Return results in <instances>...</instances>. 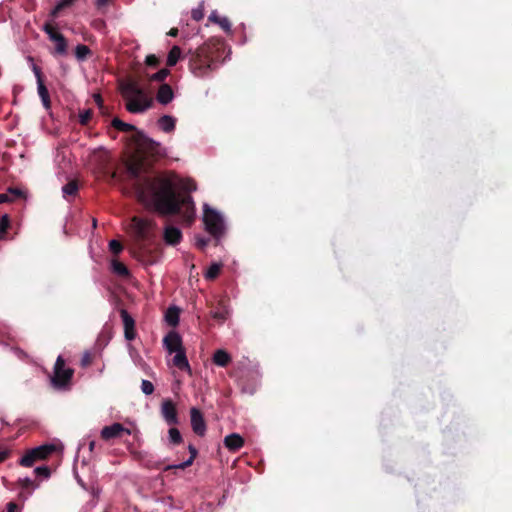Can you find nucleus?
Instances as JSON below:
<instances>
[{
	"label": "nucleus",
	"instance_id": "obj_1",
	"mask_svg": "<svg viewBox=\"0 0 512 512\" xmlns=\"http://www.w3.org/2000/svg\"><path fill=\"white\" fill-rule=\"evenodd\" d=\"M129 178L134 181V190L140 202L151 207L161 216L183 214L191 223L195 216V205L189 194L177 191L174 180L165 175H143L147 172L144 159L133 156L126 164Z\"/></svg>",
	"mask_w": 512,
	"mask_h": 512
},
{
	"label": "nucleus",
	"instance_id": "obj_2",
	"mask_svg": "<svg viewBox=\"0 0 512 512\" xmlns=\"http://www.w3.org/2000/svg\"><path fill=\"white\" fill-rule=\"evenodd\" d=\"M223 40L211 38L195 51H190L189 69L196 77L207 76L218 62L225 59Z\"/></svg>",
	"mask_w": 512,
	"mask_h": 512
},
{
	"label": "nucleus",
	"instance_id": "obj_3",
	"mask_svg": "<svg viewBox=\"0 0 512 512\" xmlns=\"http://www.w3.org/2000/svg\"><path fill=\"white\" fill-rule=\"evenodd\" d=\"M121 93L126 101V109L130 113H143L153 106V99L146 91L134 80H130L122 85Z\"/></svg>",
	"mask_w": 512,
	"mask_h": 512
},
{
	"label": "nucleus",
	"instance_id": "obj_4",
	"mask_svg": "<svg viewBox=\"0 0 512 512\" xmlns=\"http://www.w3.org/2000/svg\"><path fill=\"white\" fill-rule=\"evenodd\" d=\"M131 226L136 239L140 242L139 254L142 257V260L145 261L144 257L148 253L145 242L151 239L152 232L156 228V223L151 219L134 216L131 220ZM146 262L153 264L154 260L151 258L147 259Z\"/></svg>",
	"mask_w": 512,
	"mask_h": 512
},
{
	"label": "nucleus",
	"instance_id": "obj_5",
	"mask_svg": "<svg viewBox=\"0 0 512 512\" xmlns=\"http://www.w3.org/2000/svg\"><path fill=\"white\" fill-rule=\"evenodd\" d=\"M203 221L206 230L214 238L219 239L222 236L224 231L223 219L217 211L210 208L208 205L204 206Z\"/></svg>",
	"mask_w": 512,
	"mask_h": 512
},
{
	"label": "nucleus",
	"instance_id": "obj_6",
	"mask_svg": "<svg viewBox=\"0 0 512 512\" xmlns=\"http://www.w3.org/2000/svg\"><path fill=\"white\" fill-rule=\"evenodd\" d=\"M74 375V369L65 367V360L58 356L54 365V375L51 378L52 385L55 388H66Z\"/></svg>",
	"mask_w": 512,
	"mask_h": 512
},
{
	"label": "nucleus",
	"instance_id": "obj_7",
	"mask_svg": "<svg viewBox=\"0 0 512 512\" xmlns=\"http://www.w3.org/2000/svg\"><path fill=\"white\" fill-rule=\"evenodd\" d=\"M56 447L53 444H44L28 450L19 460V464L24 467H32L37 461L47 459Z\"/></svg>",
	"mask_w": 512,
	"mask_h": 512
},
{
	"label": "nucleus",
	"instance_id": "obj_8",
	"mask_svg": "<svg viewBox=\"0 0 512 512\" xmlns=\"http://www.w3.org/2000/svg\"><path fill=\"white\" fill-rule=\"evenodd\" d=\"M135 142L138 151L145 156L155 157L161 154L160 143L147 137L145 134L141 132H137Z\"/></svg>",
	"mask_w": 512,
	"mask_h": 512
},
{
	"label": "nucleus",
	"instance_id": "obj_9",
	"mask_svg": "<svg viewBox=\"0 0 512 512\" xmlns=\"http://www.w3.org/2000/svg\"><path fill=\"white\" fill-rule=\"evenodd\" d=\"M32 70H33L34 75L37 80V90H38L39 97L41 98V101H42L45 109L48 110L51 108V100H50L49 91L44 83L43 73L41 71V68L38 67L37 65H33Z\"/></svg>",
	"mask_w": 512,
	"mask_h": 512
},
{
	"label": "nucleus",
	"instance_id": "obj_10",
	"mask_svg": "<svg viewBox=\"0 0 512 512\" xmlns=\"http://www.w3.org/2000/svg\"><path fill=\"white\" fill-rule=\"evenodd\" d=\"M161 416L170 426L179 424L178 411L171 399H164L161 403Z\"/></svg>",
	"mask_w": 512,
	"mask_h": 512
},
{
	"label": "nucleus",
	"instance_id": "obj_11",
	"mask_svg": "<svg viewBox=\"0 0 512 512\" xmlns=\"http://www.w3.org/2000/svg\"><path fill=\"white\" fill-rule=\"evenodd\" d=\"M190 422L193 432L198 436L206 433V422L203 413L196 407L190 409Z\"/></svg>",
	"mask_w": 512,
	"mask_h": 512
},
{
	"label": "nucleus",
	"instance_id": "obj_12",
	"mask_svg": "<svg viewBox=\"0 0 512 512\" xmlns=\"http://www.w3.org/2000/svg\"><path fill=\"white\" fill-rule=\"evenodd\" d=\"M123 433L131 434V431L128 428H125L121 423H114L102 428L101 438L108 441L110 439L121 437Z\"/></svg>",
	"mask_w": 512,
	"mask_h": 512
},
{
	"label": "nucleus",
	"instance_id": "obj_13",
	"mask_svg": "<svg viewBox=\"0 0 512 512\" xmlns=\"http://www.w3.org/2000/svg\"><path fill=\"white\" fill-rule=\"evenodd\" d=\"M120 316L122 318L124 326V336L126 340L132 341L136 337L135 321L132 316L125 309L120 310Z\"/></svg>",
	"mask_w": 512,
	"mask_h": 512
},
{
	"label": "nucleus",
	"instance_id": "obj_14",
	"mask_svg": "<svg viewBox=\"0 0 512 512\" xmlns=\"http://www.w3.org/2000/svg\"><path fill=\"white\" fill-rule=\"evenodd\" d=\"M164 345L169 353H175L184 349L182 346V339L176 332H170L167 336H165Z\"/></svg>",
	"mask_w": 512,
	"mask_h": 512
},
{
	"label": "nucleus",
	"instance_id": "obj_15",
	"mask_svg": "<svg viewBox=\"0 0 512 512\" xmlns=\"http://www.w3.org/2000/svg\"><path fill=\"white\" fill-rule=\"evenodd\" d=\"M224 445L232 452H236L244 446V439L238 433H231L224 438Z\"/></svg>",
	"mask_w": 512,
	"mask_h": 512
},
{
	"label": "nucleus",
	"instance_id": "obj_16",
	"mask_svg": "<svg viewBox=\"0 0 512 512\" xmlns=\"http://www.w3.org/2000/svg\"><path fill=\"white\" fill-rule=\"evenodd\" d=\"M163 237L167 244L175 246L182 240V232L174 226H167Z\"/></svg>",
	"mask_w": 512,
	"mask_h": 512
},
{
	"label": "nucleus",
	"instance_id": "obj_17",
	"mask_svg": "<svg viewBox=\"0 0 512 512\" xmlns=\"http://www.w3.org/2000/svg\"><path fill=\"white\" fill-rule=\"evenodd\" d=\"M174 98V92L169 84H161L156 99L160 104L167 105L170 103Z\"/></svg>",
	"mask_w": 512,
	"mask_h": 512
},
{
	"label": "nucleus",
	"instance_id": "obj_18",
	"mask_svg": "<svg viewBox=\"0 0 512 512\" xmlns=\"http://www.w3.org/2000/svg\"><path fill=\"white\" fill-rule=\"evenodd\" d=\"M188 450L190 453V457L188 460H186L183 463L175 464V465H168L164 468L165 471L172 470V469H181L184 470L187 467L191 466L195 458L197 457L198 451L193 445L188 446Z\"/></svg>",
	"mask_w": 512,
	"mask_h": 512
},
{
	"label": "nucleus",
	"instance_id": "obj_19",
	"mask_svg": "<svg viewBox=\"0 0 512 512\" xmlns=\"http://www.w3.org/2000/svg\"><path fill=\"white\" fill-rule=\"evenodd\" d=\"M212 360L215 365L219 367H226L232 361V358L227 351L218 349L214 352Z\"/></svg>",
	"mask_w": 512,
	"mask_h": 512
},
{
	"label": "nucleus",
	"instance_id": "obj_20",
	"mask_svg": "<svg viewBox=\"0 0 512 512\" xmlns=\"http://www.w3.org/2000/svg\"><path fill=\"white\" fill-rule=\"evenodd\" d=\"M175 353L176 354L173 358V365L180 370L190 371V365H189L188 359L186 357L185 350L182 349Z\"/></svg>",
	"mask_w": 512,
	"mask_h": 512
},
{
	"label": "nucleus",
	"instance_id": "obj_21",
	"mask_svg": "<svg viewBox=\"0 0 512 512\" xmlns=\"http://www.w3.org/2000/svg\"><path fill=\"white\" fill-rule=\"evenodd\" d=\"M159 127L166 133L174 131L176 119L169 115H163L158 120Z\"/></svg>",
	"mask_w": 512,
	"mask_h": 512
},
{
	"label": "nucleus",
	"instance_id": "obj_22",
	"mask_svg": "<svg viewBox=\"0 0 512 512\" xmlns=\"http://www.w3.org/2000/svg\"><path fill=\"white\" fill-rule=\"evenodd\" d=\"M180 309L176 306H171L165 313V320L168 325L175 327L179 323Z\"/></svg>",
	"mask_w": 512,
	"mask_h": 512
},
{
	"label": "nucleus",
	"instance_id": "obj_23",
	"mask_svg": "<svg viewBox=\"0 0 512 512\" xmlns=\"http://www.w3.org/2000/svg\"><path fill=\"white\" fill-rule=\"evenodd\" d=\"M209 20L217 23L227 33L231 31V22L227 17H221L216 12H213L209 16Z\"/></svg>",
	"mask_w": 512,
	"mask_h": 512
},
{
	"label": "nucleus",
	"instance_id": "obj_24",
	"mask_svg": "<svg viewBox=\"0 0 512 512\" xmlns=\"http://www.w3.org/2000/svg\"><path fill=\"white\" fill-rule=\"evenodd\" d=\"M76 0H59L55 7L51 10L50 16L56 18L61 11L71 7Z\"/></svg>",
	"mask_w": 512,
	"mask_h": 512
},
{
	"label": "nucleus",
	"instance_id": "obj_25",
	"mask_svg": "<svg viewBox=\"0 0 512 512\" xmlns=\"http://www.w3.org/2000/svg\"><path fill=\"white\" fill-rule=\"evenodd\" d=\"M79 189L77 180H70L67 184L62 187L63 196L65 198L70 196H76Z\"/></svg>",
	"mask_w": 512,
	"mask_h": 512
},
{
	"label": "nucleus",
	"instance_id": "obj_26",
	"mask_svg": "<svg viewBox=\"0 0 512 512\" xmlns=\"http://www.w3.org/2000/svg\"><path fill=\"white\" fill-rule=\"evenodd\" d=\"M91 54L92 51L87 45L79 44L75 48V56L78 61L86 60Z\"/></svg>",
	"mask_w": 512,
	"mask_h": 512
},
{
	"label": "nucleus",
	"instance_id": "obj_27",
	"mask_svg": "<svg viewBox=\"0 0 512 512\" xmlns=\"http://www.w3.org/2000/svg\"><path fill=\"white\" fill-rule=\"evenodd\" d=\"M181 57V49L179 46H173L167 56V65L172 67L177 64Z\"/></svg>",
	"mask_w": 512,
	"mask_h": 512
},
{
	"label": "nucleus",
	"instance_id": "obj_28",
	"mask_svg": "<svg viewBox=\"0 0 512 512\" xmlns=\"http://www.w3.org/2000/svg\"><path fill=\"white\" fill-rule=\"evenodd\" d=\"M112 126L122 132H131L136 131V127L132 124H128L120 120L119 118H114L112 120Z\"/></svg>",
	"mask_w": 512,
	"mask_h": 512
},
{
	"label": "nucleus",
	"instance_id": "obj_29",
	"mask_svg": "<svg viewBox=\"0 0 512 512\" xmlns=\"http://www.w3.org/2000/svg\"><path fill=\"white\" fill-rule=\"evenodd\" d=\"M221 268H222V264H220V263H213L208 268V270L206 271L205 278L207 280H214V279H216L219 276V274H220Z\"/></svg>",
	"mask_w": 512,
	"mask_h": 512
},
{
	"label": "nucleus",
	"instance_id": "obj_30",
	"mask_svg": "<svg viewBox=\"0 0 512 512\" xmlns=\"http://www.w3.org/2000/svg\"><path fill=\"white\" fill-rule=\"evenodd\" d=\"M168 437H169V442L173 445H179L183 441L180 431L175 427H171L168 430Z\"/></svg>",
	"mask_w": 512,
	"mask_h": 512
},
{
	"label": "nucleus",
	"instance_id": "obj_31",
	"mask_svg": "<svg viewBox=\"0 0 512 512\" xmlns=\"http://www.w3.org/2000/svg\"><path fill=\"white\" fill-rule=\"evenodd\" d=\"M43 30L49 36V39L53 42H55L56 40H58L60 37L63 36L60 32H58L54 28V26L51 23H45V25L43 26Z\"/></svg>",
	"mask_w": 512,
	"mask_h": 512
},
{
	"label": "nucleus",
	"instance_id": "obj_32",
	"mask_svg": "<svg viewBox=\"0 0 512 512\" xmlns=\"http://www.w3.org/2000/svg\"><path fill=\"white\" fill-rule=\"evenodd\" d=\"M112 269L113 271L120 275V276H128L129 275V270L128 268L126 267V265L120 261H117V260H114L112 261Z\"/></svg>",
	"mask_w": 512,
	"mask_h": 512
},
{
	"label": "nucleus",
	"instance_id": "obj_33",
	"mask_svg": "<svg viewBox=\"0 0 512 512\" xmlns=\"http://www.w3.org/2000/svg\"><path fill=\"white\" fill-rule=\"evenodd\" d=\"M55 53L59 55H65L67 53V40L64 36L60 37L55 41Z\"/></svg>",
	"mask_w": 512,
	"mask_h": 512
},
{
	"label": "nucleus",
	"instance_id": "obj_34",
	"mask_svg": "<svg viewBox=\"0 0 512 512\" xmlns=\"http://www.w3.org/2000/svg\"><path fill=\"white\" fill-rule=\"evenodd\" d=\"M169 74L170 71L167 68H163L158 72L154 73L153 75H151L150 81L162 82L167 78Z\"/></svg>",
	"mask_w": 512,
	"mask_h": 512
},
{
	"label": "nucleus",
	"instance_id": "obj_35",
	"mask_svg": "<svg viewBox=\"0 0 512 512\" xmlns=\"http://www.w3.org/2000/svg\"><path fill=\"white\" fill-rule=\"evenodd\" d=\"M93 111L91 109L85 110L79 114V122L81 125H87L92 119Z\"/></svg>",
	"mask_w": 512,
	"mask_h": 512
},
{
	"label": "nucleus",
	"instance_id": "obj_36",
	"mask_svg": "<svg viewBox=\"0 0 512 512\" xmlns=\"http://www.w3.org/2000/svg\"><path fill=\"white\" fill-rule=\"evenodd\" d=\"M228 312L225 309H217L212 312V317L219 323H223L227 319Z\"/></svg>",
	"mask_w": 512,
	"mask_h": 512
},
{
	"label": "nucleus",
	"instance_id": "obj_37",
	"mask_svg": "<svg viewBox=\"0 0 512 512\" xmlns=\"http://www.w3.org/2000/svg\"><path fill=\"white\" fill-rule=\"evenodd\" d=\"M109 249L113 254L118 255L123 250V245L120 241L114 239L109 242Z\"/></svg>",
	"mask_w": 512,
	"mask_h": 512
},
{
	"label": "nucleus",
	"instance_id": "obj_38",
	"mask_svg": "<svg viewBox=\"0 0 512 512\" xmlns=\"http://www.w3.org/2000/svg\"><path fill=\"white\" fill-rule=\"evenodd\" d=\"M141 390L145 395H151L154 392V385L149 380H142Z\"/></svg>",
	"mask_w": 512,
	"mask_h": 512
},
{
	"label": "nucleus",
	"instance_id": "obj_39",
	"mask_svg": "<svg viewBox=\"0 0 512 512\" xmlns=\"http://www.w3.org/2000/svg\"><path fill=\"white\" fill-rule=\"evenodd\" d=\"M17 483L22 489L34 488L37 486L34 481L29 478H19Z\"/></svg>",
	"mask_w": 512,
	"mask_h": 512
},
{
	"label": "nucleus",
	"instance_id": "obj_40",
	"mask_svg": "<svg viewBox=\"0 0 512 512\" xmlns=\"http://www.w3.org/2000/svg\"><path fill=\"white\" fill-rule=\"evenodd\" d=\"M93 362V355L90 352H85L81 358V366L86 368Z\"/></svg>",
	"mask_w": 512,
	"mask_h": 512
},
{
	"label": "nucleus",
	"instance_id": "obj_41",
	"mask_svg": "<svg viewBox=\"0 0 512 512\" xmlns=\"http://www.w3.org/2000/svg\"><path fill=\"white\" fill-rule=\"evenodd\" d=\"M10 226V219L8 215H3L0 219V233H6Z\"/></svg>",
	"mask_w": 512,
	"mask_h": 512
},
{
	"label": "nucleus",
	"instance_id": "obj_42",
	"mask_svg": "<svg viewBox=\"0 0 512 512\" xmlns=\"http://www.w3.org/2000/svg\"><path fill=\"white\" fill-rule=\"evenodd\" d=\"M145 63L151 67H157L159 65V59L154 54L146 56Z\"/></svg>",
	"mask_w": 512,
	"mask_h": 512
},
{
	"label": "nucleus",
	"instance_id": "obj_43",
	"mask_svg": "<svg viewBox=\"0 0 512 512\" xmlns=\"http://www.w3.org/2000/svg\"><path fill=\"white\" fill-rule=\"evenodd\" d=\"M34 473L37 475V476H43L45 478H48L50 476V469L46 466H41V467H37L35 470H34Z\"/></svg>",
	"mask_w": 512,
	"mask_h": 512
},
{
	"label": "nucleus",
	"instance_id": "obj_44",
	"mask_svg": "<svg viewBox=\"0 0 512 512\" xmlns=\"http://www.w3.org/2000/svg\"><path fill=\"white\" fill-rule=\"evenodd\" d=\"M7 193L9 194L11 201L15 198H20L23 196V192L18 188H9Z\"/></svg>",
	"mask_w": 512,
	"mask_h": 512
},
{
	"label": "nucleus",
	"instance_id": "obj_45",
	"mask_svg": "<svg viewBox=\"0 0 512 512\" xmlns=\"http://www.w3.org/2000/svg\"><path fill=\"white\" fill-rule=\"evenodd\" d=\"M192 19L195 21H200L204 17L203 10L201 8L193 9L191 12Z\"/></svg>",
	"mask_w": 512,
	"mask_h": 512
},
{
	"label": "nucleus",
	"instance_id": "obj_46",
	"mask_svg": "<svg viewBox=\"0 0 512 512\" xmlns=\"http://www.w3.org/2000/svg\"><path fill=\"white\" fill-rule=\"evenodd\" d=\"M93 98H94V101L97 104L99 110L106 109V106L104 105V100L100 94H94Z\"/></svg>",
	"mask_w": 512,
	"mask_h": 512
},
{
	"label": "nucleus",
	"instance_id": "obj_47",
	"mask_svg": "<svg viewBox=\"0 0 512 512\" xmlns=\"http://www.w3.org/2000/svg\"><path fill=\"white\" fill-rule=\"evenodd\" d=\"M210 239L209 238H197L196 240V246L200 250H204L205 247L208 245Z\"/></svg>",
	"mask_w": 512,
	"mask_h": 512
},
{
	"label": "nucleus",
	"instance_id": "obj_48",
	"mask_svg": "<svg viewBox=\"0 0 512 512\" xmlns=\"http://www.w3.org/2000/svg\"><path fill=\"white\" fill-rule=\"evenodd\" d=\"M10 455V451L8 449L0 448V463L4 462Z\"/></svg>",
	"mask_w": 512,
	"mask_h": 512
},
{
	"label": "nucleus",
	"instance_id": "obj_49",
	"mask_svg": "<svg viewBox=\"0 0 512 512\" xmlns=\"http://www.w3.org/2000/svg\"><path fill=\"white\" fill-rule=\"evenodd\" d=\"M18 509L19 507L15 502H9L7 504V512H17Z\"/></svg>",
	"mask_w": 512,
	"mask_h": 512
},
{
	"label": "nucleus",
	"instance_id": "obj_50",
	"mask_svg": "<svg viewBox=\"0 0 512 512\" xmlns=\"http://www.w3.org/2000/svg\"><path fill=\"white\" fill-rule=\"evenodd\" d=\"M111 0H96L95 1V5L98 9L108 5L110 3Z\"/></svg>",
	"mask_w": 512,
	"mask_h": 512
},
{
	"label": "nucleus",
	"instance_id": "obj_51",
	"mask_svg": "<svg viewBox=\"0 0 512 512\" xmlns=\"http://www.w3.org/2000/svg\"><path fill=\"white\" fill-rule=\"evenodd\" d=\"M10 201H11V198L9 197L8 193L0 194V203H6V202H10Z\"/></svg>",
	"mask_w": 512,
	"mask_h": 512
},
{
	"label": "nucleus",
	"instance_id": "obj_52",
	"mask_svg": "<svg viewBox=\"0 0 512 512\" xmlns=\"http://www.w3.org/2000/svg\"><path fill=\"white\" fill-rule=\"evenodd\" d=\"M169 36L176 37L178 35V29L177 28H171L168 32Z\"/></svg>",
	"mask_w": 512,
	"mask_h": 512
},
{
	"label": "nucleus",
	"instance_id": "obj_53",
	"mask_svg": "<svg viewBox=\"0 0 512 512\" xmlns=\"http://www.w3.org/2000/svg\"><path fill=\"white\" fill-rule=\"evenodd\" d=\"M95 445H96L95 441H90V443H89V449H90V451H93V450H94Z\"/></svg>",
	"mask_w": 512,
	"mask_h": 512
},
{
	"label": "nucleus",
	"instance_id": "obj_54",
	"mask_svg": "<svg viewBox=\"0 0 512 512\" xmlns=\"http://www.w3.org/2000/svg\"><path fill=\"white\" fill-rule=\"evenodd\" d=\"M100 112H101L102 114H107V108H106V109H103V110H100Z\"/></svg>",
	"mask_w": 512,
	"mask_h": 512
}]
</instances>
